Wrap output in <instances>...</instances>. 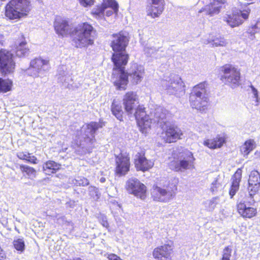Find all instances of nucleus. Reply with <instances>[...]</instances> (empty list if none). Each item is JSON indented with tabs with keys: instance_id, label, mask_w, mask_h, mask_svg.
Wrapping results in <instances>:
<instances>
[{
	"instance_id": "obj_39",
	"label": "nucleus",
	"mask_w": 260,
	"mask_h": 260,
	"mask_svg": "<svg viewBox=\"0 0 260 260\" xmlns=\"http://www.w3.org/2000/svg\"><path fill=\"white\" fill-rule=\"evenodd\" d=\"M13 245L17 250L21 252L24 250L25 244L23 239L18 238L14 240L13 241Z\"/></svg>"
},
{
	"instance_id": "obj_18",
	"label": "nucleus",
	"mask_w": 260,
	"mask_h": 260,
	"mask_svg": "<svg viewBox=\"0 0 260 260\" xmlns=\"http://www.w3.org/2000/svg\"><path fill=\"white\" fill-rule=\"evenodd\" d=\"M173 247V243L170 242L155 248L153 251V256L159 260L170 259Z\"/></svg>"
},
{
	"instance_id": "obj_10",
	"label": "nucleus",
	"mask_w": 260,
	"mask_h": 260,
	"mask_svg": "<svg viewBox=\"0 0 260 260\" xmlns=\"http://www.w3.org/2000/svg\"><path fill=\"white\" fill-rule=\"evenodd\" d=\"M49 69L48 60L36 58L31 60L29 67L26 70V74L34 78L43 77Z\"/></svg>"
},
{
	"instance_id": "obj_41",
	"label": "nucleus",
	"mask_w": 260,
	"mask_h": 260,
	"mask_svg": "<svg viewBox=\"0 0 260 260\" xmlns=\"http://www.w3.org/2000/svg\"><path fill=\"white\" fill-rule=\"evenodd\" d=\"M221 188V184L219 182L218 177L216 178L211 183V191L212 192H216L219 189Z\"/></svg>"
},
{
	"instance_id": "obj_26",
	"label": "nucleus",
	"mask_w": 260,
	"mask_h": 260,
	"mask_svg": "<svg viewBox=\"0 0 260 260\" xmlns=\"http://www.w3.org/2000/svg\"><path fill=\"white\" fill-rule=\"evenodd\" d=\"M242 177V170L238 169L232 178V183L230 190V195L233 198L238 190L239 183L241 181Z\"/></svg>"
},
{
	"instance_id": "obj_27",
	"label": "nucleus",
	"mask_w": 260,
	"mask_h": 260,
	"mask_svg": "<svg viewBox=\"0 0 260 260\" xmlns=\"http://www.w3.org/2000/svg\"><path fill=\"white\" fill-rule=\"evenodd\" d=\"M61 168V165L54 161L49 160L43 166L44 172L48 175L56 173Z\"/></svg>"
},
{
	"instance_id": "obj_8",
	"label": "nucleus",
	"mask_w": 260,
	"mask_h": 260,
	"mask_svg": "<svg viewBox=\"0 0 260 260\" xmlns=\"http://www.w3.org/2000/svg\"><path fill=\"white\" fill-rule=\"evenodd\" d=\"M221 72L223 74L221 76V80L225 84L231 86L232 88L238 86L240 83V73L234 66L226 64L221 68Z\"/></svg>"
},
{
	"instance_id": "obj_32",
	"label": "nucleus",
	"mask_w": 260,
	"mask_h": 260,
	"mask_svg": "<svg viewBox=\"0 0 260 260\" xmlns=\"http://www.w3.org/2000/svg\"><path fill=\"white\" fill-rule=\"evenodd\" d=\"M26 42L21 41L16 45L15 53L17 56L22 57L28 54L29 49L26 47Z\"/></svg>"
},
{
	"instance_id": "obj_6",
	"label": "nucleus",
	"mask_w": 260,
	"mask_h": 260,
	"mask_svg": "<svg viewBox=\"0 0 260 260\" xmlns=\"http://www.w3.org/2000/svg\"><path fill=\"white\" fill-rule=\"evenodd\" d=\"M207 83L202 82L194 86L189 96L191 107L200 111H205L208 107V99L207 96L206 86Z\"/></svg>"
},
{
	"instance_id": "obj_25",
	"label": "nucleus",
	"mask_w": 260,
	"mask_h": 260,
	"mask_svg": "<svg viewBox=\"0 0 260 260\" xmlns=\"http://www.w3.org/2000/svg\"><path fill=\"white\" fill-rule=\"evenodd\" d=\"M239 213L245 218H250L255 215L256 209L253 207H247L244 203H240L237 205Z\"/></svg>"
},
{
	"instance_id": "obj_20",
	"label": "nucleus",
	"mask_w": 260,
	"mask_h": 260,
	"mask_svg": "<svg viewBox=\"0 0 260 260\" xmlns=\"http://www.w3.org/2000/svg\"><path fill=\"white\" fill-rule=\"evenodd\" d=\"M115 161L116 173L120 175H125L129 169V158L121 154L116 157Z\"/></svg>"
},
{
	"instance_id": "obj_15",
	"label": "nucleus",
	"mask_w": 260,
	"mask_h": 260,
	"mask_svg": "<svg viewBox=\"0 0 260 260\" xmlns=\"http://www.w3.org/2000/svg\"><path fill=\"white\" fill-rule=\"evenodd\" d=\"M126 189L129 193L142 200L146 196V187L137 178H132L127 180Z\"/></svg>"
},
{
	"instance_id": "obj_22",
	"label": "nucleus",
	"mask_w": 260,
	"mask_h": 260,
	"mask_svg": "<svg viewBox=\"0 0 260 260\" xmlns=\"http://www.w3.org/2000/svg\"><path fill=\"white\" fill-rule=\"evenodd\" d=\"M248 184L249 195L252 197L258 190L260 186V175L257 171L253 170L250 173Z\"/></svg>"
},
{
	"instance_id": "obj_49",
	"label": "nucleus",
	"mask_w": 260,
	"mask_h": 260,
	"mask_svg": "<svg viewBox=\"0 0 260 260\" xmlns=\"http://www.w3.org/2000/svg\"><path fill=\"white\" fill-rule=\"evenodd\" d=\"M250 87L251 88V91L254 95V98L256 99V102L258 103V91L257 89L252 85H251Z\"/></svg>"
},
{
	"instance_id": "obj_31",
	"label": "nucleus",
	"mask_w": 260,
	"mask_h": 260,
	"mask_svg": "<svg viewBox=\"0 0 260 260\" xmlns=\"http://www.w3.org/2000/svg\"><path fill=\"white\" fill-rule=\"evenodd\" d=\"M111 111L112 114L116 117V118L122 121L123 116V111L122 110L121 106L117 103L116 100H113L111 105Z\"/></svg>"
},
{
	"instance_id": "obj_50",
	"label": "nucleus",
	"mask_w": 260,
	"mask_h": 260,
	"mask_svg": "<svg viewBox=\"0 0 260 260\" xmlns=\"http://www.w3.org/2000/svg\"><path fill=\"white\" fill-rule=\"evenodd\" d=\"M27 162L34 164H37L38 163V159L37 157L35 156H31L30 154H29V157L27 160Z\"/></svg>"
},
{
	"instance_id": "obj_46",
	"label": "nucleus",
	"mask_w": 260,
	"mask_h": 260,
	"mask_svg": "<svg viewBox=\"0 0 260 260\" xmlns=\"http://www.w3.org/2000/svg\"><path fill=\"white\" fill-rule=\"evenodd\" d=\"M155 48L147 47L145 48L144 51L148 56H151L157 51Z\"/></svg>"
},
{
	"instance_id": "obj_14",
	"label": "nucleus",
	"mask_w": 260,
	"mask_h": 260,
	"mask_svg": "<svg viewBox=\"0 0 260 260\" xmlns=\"http://www.w3.org/2000/svg\"><path fill=\"white\" fill-rule=\"evenodd\" d=\"M15 63L13 55L9 51L0 50V71L2 74L6 75L12 73L15 69Z\"/></svg>"
},
{
	"instance_id": "obj_30",
	"label": "nucleus",
	"mask_w": 260,
	"mask_h": 260,
	"mask_svg": "<svg viewBox=\"0 0 260 260\" xmlns=\"http://www.w3.org/2000/svg\"><path fill=\"white\" fill-rule=\"evenodd\" d=\"M256 147L255 142L253 140L249 139L244 143L241 147V151L243 155L247 156Z\"/></svg>"
},
{
	"instance_id": "obj_38",
	"label": "nucleus",
	"mask_w": 260,
	"mask_h": 260,
	"mask_svg": "<svg viewBox=\"0 0 260 260\" xmlns=\"http://www.w3.org/2000/svg\"><path fill=\"white\" fill-rule=\"evenodd\" d=\"M89 195L94 200H98L101 197V193L99 191L98 188L90 186L88 187Z\"/></svg>"
},
{
	"instance_id": "obj_21",
	"label": "nucleus",
	"mask_w": 260,
	"mask_h": 260,
	"mask_svg": "<svg viewBox=\"0 0 260 260\" xmlns=\"http://www.w3.org/2000/svg\"><path fill=\"white\" fill-rule=\"evenodd\" d=\"M223 3V0H213L209 5L202 8L198 13H204L205 15L213 16L219 13L221 5Z\"/></svg>"
},
{
	"instance_id": "obj_24",
	"label": "nucleus",
	"mask_w": 260,
	"mask_h": 260,
	"mask_svg": "<svg viewBox=\"0 0 260 260\" xmlns=\"http://www.w3.org/2000/svg\"><path fill=\"white\" fill-rule=\"evenodd\" d=\"M135 166L138 170L145 171L151 168L154 163L150 160H148L144 155L140 153L136 156Z\"/></svg>"
},
{
	"instance_id": "obj_19",
	"label": "nucleus",
	"mask_w": 260,
	"mask_h": 260,
	"mask_svg": "<svg viewBox=\"0 0 260 260\" xmlns=\"http://www.w3.org/2000/svg\"><path fill=\"white\" fill-rule=\"evenodd\" d=\"M147 15L154 18L158 17L164 10V0H148Z\"/></svg>"
},
{
	"instance_id": "obj_37",
	"label": "nucleus",
	"mask_w": 260,
	"mask_h": 260,
	"mask_svg": "<svg viewBox=\"0 0 260 260\" xmlns=\"http://www.w3.org/2000/svg\"><path fill=\"white\" fill-rule=\"evenodd\" d=\"M72 183L77 186H87L89 184L88 180L84 177L78 176L72 181Z\"/></svg>"
},
{
	"instance_id": "obj_48",
	"label": "nucleus",
	"mask_w": 260,
	"mask_h": 260,
	"mask_svg": "<svg viewBox=\"0 0 260 260\" xmlns=\"http://www.w3.org/2000/svg\"><path fill=\"white\" fill-rule=\"evenodd\" d=\"M81 5L84 7L90 6L94 4V0H78Z\"/></svg>"
},
{
	"instance_id": "obj_44",
	"label": "nucleus",
	"mask_w": 260,
	"mask_h": 260,
	"mask_svg": "<svg viewBox=\"0 0 260 260\" xmlns=\"http://www.w3.org/2000/svg\"><path fill=\"white\" fill-rule=\"evenodd\" d=\"M257 32H258V28L255 25L249 28L247 31V33L250 35V36H249V38L251 40H253L255 38V37L254 36L255 34L257 33Z\"/></svg>"
},
{
	"instance_id": "obj_17",
	"label": "nucleus",
	"mask_w": 260,
	"mask_h": 260,
	"mask_svg": "<svg viewBox=\"0 0 260 260\" xmlns=\"http://www.w3.org/2000/svg\"><path fill=\"white\" fill-rule=\"evenodd\" d=\"M250 11V10L249 8H247L243 12L237 11L224 17V20L232 27L237 26L243 23L242 18L244 19L248 18Z\"/></svg>"
},
{
	"instance_id": "obj_12",
	"label": "nucleus",
	"mask_w": 260,
	"mask_h": 260,
	"mask_svg": "<svg viewBox=\"0 0 260 260\" xmlns=\"http://www.w3.org/2000/svg\"><path fill=\"white\" fill-rule=\"evenodd\" d=\"M195 158L191 152L188 150L183 151L177 160L171 162V167L176 171H183L193 167Z\"/></svg>"
},
{
	"instance_id": "obj_45",
	"label": "nucleus",
	"mask_w": 260,
	"mask_h": 260,
	"mask_svg": "<svg viewBox=\"0 0 260 260\" xmlns=\"http://www.w3.org/2000/svg\"><path fill=\"white\" fill-rule=\"evenodd\" d=\"M99 221L102 225L106 228H108L109 223L108 222L107 217L104 215H101L99 217Z\"/></svg>"
},
{
	"instance_id": "obj_52",
	"label": "nucleus",
	"mask_w": 260,
	"mask_h": 260,
	"mask_svg": "<svg viewBox=\"0 0 260 260\" xmlns=\"http://www.w3.org/2000/svg\"><path fill=\"white\" fill-rule=\"evenodd\" d=\"M4 42V36L3 35L0 34V46L3 45Z\"/></svg>"
},
{
	"instance_id": "obj_5",
	"label": "nucleus",
	"mask_w": 260,
	"mask_h": 260,
	"mask_svg": "<svg viewBox=\"0 0 260 260\" xmlns=\"http://www.w3.org/2000/svg\"><path fill=\"white\" fill-rule=\"evenodd\" d=\"M30 10L29 0H10L5 7L4 15L7 20L16 21L27 16Z\"/></svg>"
},
{
	"instance_id": "obj_47",
	"label": "nucleus",
	"mask_w": 260,
	"mask_h": 260,
	"mask_svg": "<svg viewBox=\"0 0 260 260\" xmlns=\"http://www.w3.org/2000/svg\"><path fill=\"white\" fill-rule=\"evenodd\" d=\"M29 154V153L27 152H20L17 153V155L19 158L27 161Z\"/></svg>"
},
{
	"instance_id": "obj_34",
	"label": "nucleus",
	"mask_w": 260,
	"mask_h": 260,
	"mask_svg": "<svg viewBox=\"0 0 260 260\" xmlns=\"http://www.w3.org/2000/svg\"><path fill=\"white\" fill-rule=\"evenodd\" d=\"M20 169L22 172L25 173L29 178L36 177V171L33 168L26 165H20Z\"/></svg>"
},
{
	"instance_id": "obj_4",
	"label": "nucleus",
	"mask_w": 260,
	"mask_h": 260,
	"mask_svg": "<svg viewBox=\"0 0 260 260\" xmlns=\"http://www.w3.org/2000/svg\"><path fill=\"white\" fill-rule=\"evenodd\" d=\"M99 128V124L94 122L83 125L77 129L75 134V144L79 149V154L90 153L93 147L94 133Z\"/></svg>"
},
{
	"instance_id": "obj_53",
	"label": "nucleus",
	"mask_w": 260,
	"mask_h": 260,
	"mask_svg": "<svg viewBox=\"0 0 260 260\" xmlns=\"http://www.w3.org/2000/svg\"><path fill=\"white\" fill-rule=\"evenodd\" d=\"M100 181L101 183H104L106 181V178H104V177H102V178H100Z\"/></svg>"
},
{
	"instance_id": "obj_1",
	"label": "nucleus",
	"mask_w": 260,
	"mask_h": 260,
	"mask_svg": "<svg viewBox=\"0 0 260 260\" xmlns=\"http://www.w3.org/2000/svg\"><path fill=\"white\" fill-rule=\"evenodd\" d=\"M128 42V34L126 32L120 31L112 35L111 46L114 51L112 57L114 68L112 80L118 87L122 88H124L127 81L122 67L127 64L128 59V55L125 52Z\"/></svg>"
},
{
	"instance_id": "obj_23",
	"label": "nucleus",
	"mask_w": 260,
	"mask_h": 260,
	"mask_svg": "<svg viewBox=\"0 0 260 260\" xmlns=\"http://www.w3.org/2000/svg\"><path fill=\"white\" fill-rule=\"evenodd\" d=\"M202 43L209 44L211 47H224L228 43L226 40L221 36H210L208 39H203Z\"/></svg>"
},
{
	"instance_id": "obj_11",
	"label": "nucleus",
	"mask_w": 260,
	"mask_h": 260,
	"mask_svg": "<svg viewBox=\"0 0 260 260\" xmlns=\"http://www.w3.org/2000/svg\"><path fill=\"white\" fill-rule=\"evenodd\" d=\"M125 65H123L122 67L123 72L126 75V77L127 78V81H128V78H129L131 82L134 84H138L140 83L143 78L145 70L143 66L138 64L137 63H134L132 64L130 68L128 69V71L127 73H126L124 72V66ZM128 81L124 86V88H122V87H119L114 83V85L116 86V88L119 90H125L126 89V86L127 84Z\"/></svg>"
},
{
	"instance_id": "obj_43",
	"label": "nucleus",
	"mask_w": 260,
	"mask_h": 260,
	"mask_svg": "<svg viewBox=\"0 0 260 260\" xmlns=\"http://www.w3.org/2000/svg\"><path fill=\"white\" fill-rule=\"evenodd\" d=\"M232 250L229 246L226 247L223 250L221 260H230Z\"/></svg>"
},
{
	"instance_id": "obj_16",
	"label": "nucleus",
	"mask_w": 260,
	"mask_h": 260,
	"mask_svg": "<svg viewBox=\"0 0 260 260\" xmlns=\"http://www.w3.org/2000/svg\"><path fill=\"white\" fill-rule=\"evenodd\" d=\"M138 103V96L135 92L128 91L123 96V105L125 111L129 114H133L135 111L136 112L138 107H142V106H137ZM135 113H134L135 116Z\"/></svg>"
},
{
	"instance_id": "obj_29",
	"label": "nucleus",
	"mask_w": 260,
	"mask_h": 260,
	"mask_svg": "<svg viewBox=\"0 0 260 260\" xmlns=\"http://www.w3.org/2000/svg\"><path fill=\"white\" fill-rule=\"evenodd\" d=\"M225 142V139L222 137H217L213 139H208L204 141V144L211 149L221 147Z\"/></svg>"
},
{
	"instance_id": "obj_40",
	"label": "nucleus",
	"mask_w": 260,
	"mask_h": 260,
	"mask_svg": "<svg viewBox=\"0 0 260 260\" xmlns=\"http://www.w3.org/2000/svg\"><path fill=\"white\" fill-rule=\"evenodd\" d=\"M218 203V198L217 197L213 198L211 200L207 201L206 202V207L209 211H212L214 209Z\"/></svg>"
},
{
	"instance_id": "obj_13",
	"label": "nucleus",
	"mask_w": 260,
	"mask_h": 260,
	"mask_svg": "<svg viewBox=\"0 0 260 260\" xmlns=\"http://www.w3.org/2000/svg\"><path fill=\"white\" fill-rule=\"evenodd\" d=\"M161 136L167 143H173L181 139L183 133L181 129L177 126L170 122L162 126Z\"/></svg>"
},
{
	"instance_id": "obj_9",
	"label": "nucleus",
	"mask_w": 260,
	"mask_h": 260,
	"mask_svg": "<svg viewBox=\"0 0 260 260\" xmlns=\"http://www.w3.org/2000/svg\"><path fill=\"white\" fill-rule=\"evenodd\" d=\"M177 186L175 184H168L163 187L153 186L151 191V196L154 201L168 202L175 196Z\"/></svg>"
},
{
	"instance_id": "obj_36",
	"label": "nucleus",
	"mask_w": 260,
	"mask_h": 260,
	"mask_svg": "<svg viewBox=\"0 0 260 260\" xmlns=\"http://www.w3.org/2000/svg\"><path fill=\"white\" fill-rule=\"evenodd\" d=\"M105 10L106 7L104 5V2L102 6L98 8L95 10H93L92 11V14L95 18L98 19H102L104 16Z\"/></svg>"
},
{
	"instance_id": "obj_28",
	"label": "nucleus",
	"mask_w": 260,
	"mask_h": 260,
	"mask_svg": "<svg viewBox=\"0 0 260 260\" xmlns=\"http://www.w3.org/2000/svg\"><path fill=\"white\" fill-rule=\"evenodd\" d=\"M104 5L106 7L105 13L108 17L118 11V4L115 0H104Z\"/></svg>"
},
{
	"instance_id": "obj_35",
	"label": "nucleus",
	"mask_w": 260,
	"mask_h": 260,
	"mask_svg": "<svg viewBox=\"0 0 260 260\" xmlns=\"http://www.w3.org/2000/svg\"><path fill=\"white\" fill-rule=\"evenodd\" d=\"M59 81L63 84V85L67 88H69V86L72 83V80L71 76L67 74L63 75H59L58 77Z\"/></svg>"
},
{
	"instance_id": "obj_3",
	"label": "nucleus",
	"mask_w": 260,
	"mask_h": 260,
	"mask_svg": "<svg viewBox=\"0 0 260 260\" xmlns=\"http://www.w3.org/2000/svg\"><path fill=\"white\" fill-rule=\"evenodd\" d=\"M152 114H153V118L151 119L149 115L146 114L143 107H139L137 109L135 118L142 133H147V129L150 128L152 121L159 124L161 127L169 123L168 120L169 113L164 108L158 107L155 108Z\"/></svg>"
},
{
	"instance_id": "obj_7",
	"label": "nucleus",
	"mask_w": 260,
	"mask_h": 260,
	"mask_svg": "<svg viewBox=\"0 0 260 260\" xmlns=\"http://www.w3.org/2000/svg\"><path fill=\"white\" fill-rule=\"evenodd\" d=\"M161 85L169 94L180 96L185 93L184 84L181 78L177 75L170 74L165 76L161 81Z\"/></svg>"
},
{
	"instance_id": "obj_42",
	"label": "nucleus",
	"mask_w": 260,
	"mask_h": 260,
	"mask_svg": "<svg viewBox=\"0 0 260 260\" xmlns=\"http://www.w3.org/2000/svg\"><path fill=\"white\" fill-rule=\"evenodd\" d=\"M57 222L60 224L71 225L72 226H73V224L71 221H68L67 220L66 217L64 216H58V215L55 217Z\"/></svg>"
},
{
	"instance_id": "obj_33",
	"label": "nucleus",
	"mask_w": 260,
	"mask_h": 260,
	"mask_svg": "<svg viewBox=\"0 0 260 260\" xmlns=\"http://www.w3.org/2000/svg\"><path fill=\"white\" fill-rule=\"evenodd\" d=\"M12 82L10 80H4L0 78V92H7L11 89Z\"/></svg>"
},
{
	"instance_id": "obj_51",
	"label": "nucleus",
	"mask_w": 260,
	"mask_h": 260,
	"mask_svg": "<svg viewBox=\"0 0 260 260\" xmlns=\"http://www.w3.org/2000/svg\"><path fill=\"white\" fill-rule=\"evenodd\" d=\"M107 258L109 260H120V259L119 256L113 253L108 254Z\"/></svg>"
},
{
	"instance_id": "obj_2",
	"label": "nucleus",
	"mask_w": 260,
	"mask_h": 260,
	"mask_svg": "<svg viewBox=\"0 0 260 260\" xmlns=\"http://www.w3.org/2000/svg\"><path fill=\"white\" fill-rule=\"evenodd\" d=\"M54 27L56 34L59 36L65 37L70 34L77 48L86 47L93 44L95 31L92 25L87 23L79 24L71 31L68 21L58 17L55 20Z\"/></svg>"
}]
</instances>
